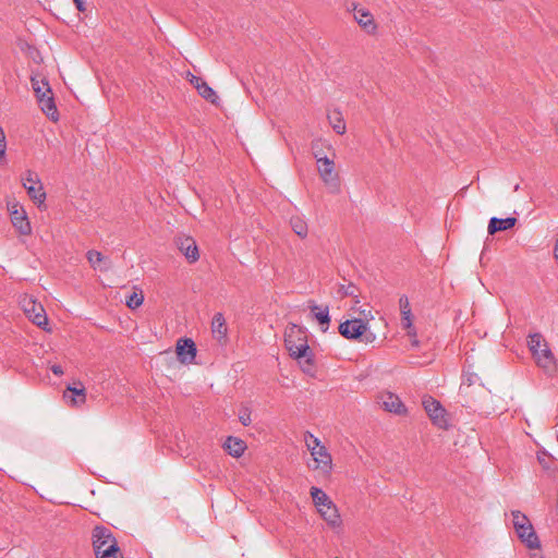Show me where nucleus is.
Masks as SVG:
<instances>
[{"instance_id":"obj_1","label":"nucleus","mask_w":558,"mask_h":558,"mask_svg":"<svg viewBox=\"0 0 558 558\" xmlns=\"http://www.w3.org/2000/svg\"><path fill=\"white\" fill-rule=\"evenodd\" d=\"M527 347L537 366L545 374L553 376L557 371V361L543 335L539 332L530 333L527 336Z\"/></svg>"},{"instance_id":"obj_2","label":"nucleus","mask_w":558,"mask_h":558,"mask_svg":"<svg viewBox=\"0 0 558 558\" xmlns=\"http://www.w3.org/2000/svg\"><path fill=\"white\" fill-rule=\"evenodd\" d=\"M93 547L97 558H119L120 556L114 536L105 526H96L93 530Z\"/></svg>"},{"instance_id":"obj_3","label":"nucleus","mask_w":558,"mask_h":558,"mask_svg":"<svg viewBox=\"0 0 558 558\" xmlns=\"http://www.w3.org/2000/svg\"><path fill=\"white\" fill-rule=\"evenodd\" d=\"M284 344L290 355L296 360L305 359L307 364H313V354L310 345L304 337L301 336V331L291 330L287 333Z\"/></svg>"},{"instance_id":"obj_4","label":"nucleus","mask_w":558,"mask_h":558,"mask_svg":"<svg viewBox=\"0 0 558 558\" xmlns=\"http://www.w3.org/2000/svg\"><path fill=\"white\" fill-rule=\"evenodd\" d=\"M313 155L316 159L319 177L325 185L332 192L338 191L340 187V179L335 170L333 160L326 156H320L316 151H314Z\"/></svg>"},{"instance_id":"obj_5","label":"nucleus","mask_w":558,"mask_h":558,"mask_svg":"<svg viewBox=\"0 0 558 558\" xmlns=\"http://www.w3.org/2000/svg\"><path fill=\"white\" fill-rule=\"evenodd\" d=\"M422 405L435 426L442 429L449 427L448 413L438 400L432 396H425Z\"/></svg>"},{"instance_id":"obj_6","label":"nucleus","mask_w":558,"mask_h":558,"mask_svg":"<svg viewBox=\"0 0 558 558\" xmlns=\"http://www.w3.org/2000/svg\"><path fill=\"white\" fill-rule=\"evenodd\" d=\"M367 323L360 318L348 319L339 325V333L349 340H355L365 335Z\"/></svg>"},{"instance_id":"obj_7","label":"nucleus","mask_w":558,"mask_h":558,"mask_svg":"<svg viewBox=\"0 0 558 558\" xmlns=\"http://www.w3.org/2000/svg\"><path fill=\"white\" fill-rule=\"evenodd\" d=\"M174 243L178 250L184 255L189 263H195L198 260V247L196 241L192 236L185 234H178L174 238Z\"/></svg>"},{"instance_id":"obj_8","label":"nucleus","mask_w":558,"mask_h":558,"mask_svg":"<svg viewBox=\"0 0 558 558\" xmlns=\"http://www.w3.org/2000/svg\"><path fill=\"white\" fill-rule=\"evenodd\" d=\"M23 310L27 317L38 327L47 325L48 319L45 310L40 303L32 298H24L22 301Z\"/></svg>"},{"instance_id":"obj_9","label":"nucleus","mask_w":558,"mask_h":558,"mask_svg":"<svg viewBox=\"0 0 558 558\" xmlns=\"http://www.w3.org/2000/svg\"><path fill=\"white\" fill-rule=\"evenodd\" d=\"M350 11L353 12L354 20L367 34H374L377 29V24L374 21L373 14L365 8L352 3Z\"/></svg>"},{"instance_id":"obj_10","label":"nucleus","mask_w":558,"mask_h":558,"mask_svg":"<svg viewBox=\"0 0 558 558\" xmlns=\"http://www.w3.org/2000/svg\"><path fill=\"white\" fill-rule=\"evenodd\" d=\"M178 360L183 364H190L195 360L196 345L192 339L181 338L175 347Z\"/></svg>"},{"instance_id":"obj_11","label":"nucleus","mask_w":558,"mask_h":558,"mask_svg":"<svg viewBox=\"0 0 558 558\" xmlns=\"http://www.w3.org/2000/svg\"><path fill=\"white\" fill-rule=\"evenodd\" d=\"M519 539L530 549L539 548L541 542L531 523L515 530Z\"/></svg>"},{"instance_id":"obj_12","label":"nucleus","mask_w":558,"mask_h":558,"mask_svg":"<svg viewBox=\"0 0 558 558\" xmlns=\"http://www.w3.org/2000/svg\"><path fill=\"white\" fill-rule=\"evenodd\" d=\"M381 405L385 411L402 415L407 413V408L400 398L391 392H387L381 397Z\"/></svg>"},{"instance_id":"obj_13","label":"nucleus","mask_w":558,"mask_h":558,"mask_svg":"<svg viewBox=\"0 0 558 558\" xmlns=\"http://www.w3.org/2000/svg\"><path fill=\"white\" fill-rule=\"evenodd\" d=\"M315 464V469H322L324 472H329L332 466V459L327 448L323 445L315 450L310 451Z\"/></svg>"},{"instance_id":"obj_14","label":"nucleus","mask_w":558,"mask_h":558,"mask_svg":"<svg viewBox=\"0 0 558 558\" xmlns=\"http://www.w3.org/2000/svg\"><path fill=\"white\" fill-rule=\"evenodd\" d=\"M13 227L20 234L27 235L32 232V226L27 211H9Z\"/></svg>"},{"instance_id":"obj_15","label":"nucleus","mask_w":558,"mask_h":558,"mask_svg":"<svg viewBox=\"0 0 558 558\" xmlns=\"http://www.w3.org/2000/svg\"><path fill=\"white\" fill-rule=\"evenodd\" d=\"M38 105L41 111L52 121L59 118L58 110L54 104L52 92L46 93L37 97Z\"/></svg>"},{"instance_id":"obj_16","label":"nucleus","mask_w":558,"mask_h":558,"mask_svg":"<svg viewBox=\"0 0 558 558\" xmlns=\"http://www.w3.org/2000/svg\"><path fill=\"white\" fill-rule=\"evenodd\" d=\"M517 223V218L507 217V218H497L492 217L488 222V234H495L499 231H507L513 228Z\"/></svg>"},{"instance_id":"obj_17","label":"nucleus","mask_w":558,"mask_h":558,"mask_svg":"<svg viewBox=\"0 0 558 558\" xmlns=\"http://www.w3.org/2000/svg\"><path fill=\"white\" fill-rule=\"evenodd\" d=\"M223 449L232 457L240 458L245 449L246 445L242 439L229 436L223 442Z\"/></svg>"},{"instance_id":"obj_18","label":"nucleus","mask_w":558,"mask_h":558,"mask_svg":"<svg viewBox=\"0 0 558 558\" xmlns=\"http://www.w3.org/2000/svg\"><path fill=\"white\" fill-rule=\"evenodd\" d=\"M308 307L316 320L323 326V331H326L330 323L329 307L319 306L315 303L310 304Z\"/></svg>"},{"instance_id":"obj_19","label":"nucleus","mask_w":558,"mask_h":558,"mask_svg":"<svg viewBox=\"0 0 558 558\" xmlns=\"http://www.w3.org/2000/svg\"><path fill=\"white\" fill-rule=\"evenodd\" d=\"M319 513L324 518V520L332 527L340 525V515L337 507L331 501V505H326L325 507L319 508Z\"/></svg>"},{"instance_id":"obj_20","label":"nucleus","mask_w":558,"mask_h":558,"mask_svg":"<svg viewBox=\"0 0 558 558\" xmlns=\"http://www.w3.org/2000/svg\"><path fill=\"white\" fill-rule=\"evenodd\" d=\"M63 397L73 405H81L85 402V388L82 385L80 388L69 386Z\"/></svg>"},{"instance_id":"obj_21","label":"nucleus","mask_w":558,"mask_h":558,"mask_svg":"<svg viewBox=\"0 0 558 558\" xmlns=\"http://www.w3.org/2000/svg\"><path fill=\"white\" fill-rule=\"evenodd\" d=\"M211 330L215 337L221 339L227 336L226 320L221 313H216L211 320Z\"/></svg>"},{"instance_id":"obj_22","label":"nucleus","mask_w":558,"mask_h":558,"mask_svg":"<svg viewBox=\"0 0 558 558\" xmlns=\"http://www.w3.org/2000/svg\"><path fill=\"white\" fill-rule=\"evenodd\" d=\"M311 497H312L317 510H319V508H322V507H325L326 505H331V499L327 496V494L323 489H320L318 487L313 486L311 488Z\"/></svg>"},{"instance_id":"obj_23","label":"nucleus","mask_w":558,"mask_h":558,"mask_svg":"<svg viewBox=\"0 0 558 558\" xmlns=\"http://www.w3.org/2000/svg\"><path fill=\"white\" fill-rule=\"evenodd\" d=\"M328 120L336 133L343 134L345 132V122L342 118L341 112L336 110L329 112Z\"/></svg>"},{"instance_id":"obj_24","label":"nucleus","mask_w":558,"mask_h":558,"mask_svg":"<svg viewBox=\"0 0 558 558\" xmlns=\"http://www.w3.org/2000/svg\"><path fill=\"white\" fill-rule=\"evenodd\" d=\"M28 196L34 201L35 205L40 206L46 199V193L44 191L43 183L35 186H31L26 190Z\"/></svg>"},{"instance_id":"obj_25","label":"nucleus","mask_w":558,"mask_h":558,"mask_svg":"<svg viewBox=\"0 0 558 558\" xmlns=\"http://www.w3.org/2000/svg\"><path fill=\"white\" fill-rule=\"evenodd\" d=\"M290 225L292 230L301 238H305L307 235V225L301 218L300 215H294L290 218Z\"/></svg>"},{"instance_id":"obj_26","label":"nucleus","mask_w":558,"mask_h":558,"mask_svg":"<svg viewBox=\"0 0 558 558\" xmlns=\"http://www.w3.org/2000/svg\"><path fill=\"white\" fill-rule=\"evenodd\" d=\"M196 90L198 95L207 101H210L211 104L217 102L218 96L216 92L206 82H203L201 85H197Z\"/></svg>"},{"instance_id":"obj_27","label":"nucleus","mask_w":558,"mask_h":558,"mask_svg":"<svg viewBox=\"0 0 558 558\" xmlns=\"http://www.w3.org/2000/svg\"><path fill=\"white\" fill-rule=\"evenodd\" d=\"M31 82H32V87L35 92L36 98L43 94L51 92L49 83L45 78L39 80L37 76H32Z\"/></svg>"},{"instance_id":"obj_28","label":"nucleus","mask_w":558,"mask_h":558,"mask_svg":"<svg viewBox=\"0 0 558 558\" xmlns=\"http://www.w3.org/2000/svg\"><path fill=\"white\" fill-rule=\"evenodd\" d=\"M21 181H22V184L25 190H27L31 186H35V185L41 183L38 173L33 170H26L22 174Z\"/></svg>"},{"instance_id":"obj_29","label":"nucleus","mask_w":558,"mask_h":558,"mask_svg":"<svg viewBox=\"0 0 558 558\" xmlns=\"http://www.w3.org/2000/svg\"><path fill=\"white\" fill-rule=\"evenodd\" d=\"M511 515H512V524H513L514 530H519V527H522V526L531 523L529 518L519 510L511 511Z\"/></svg>"},{"instance_id":"obj_30","label":"nucleus","mask_w":558,"mask_h":558,"mask_svg":"<svg viewBox=\"0 0 558 558\" xmlns=\"http://www.w3.org/2000/svg\"><path fill=\"white\" fill-rule=\"evenodd\" d=\"M304 442L308 451L315 450L316 448L322 447V441L315 437L311 432L304 433Z\"/></svg>"},{"instance_id":"obj_31","label":"nucleus","mask_w":558,"mask_h":558,"mask_svg":"<svg viewBox=\"0 0 558 558\" xmlns=\"http://www.w3.org/2000/svg\"><path fill=\"white\" fill-rule=\"evenodd\" d=\"M304 442L308 451L315 450L316 448L322 447V441L315 437L311 432L304 433Z\"/></svg>"},{"instance_id":"obj_32","label":"nucleus","mask_w":558,"mask_h":558,"mask_svg":"<svg viewBox=\"0 0 558 558\" xmlns=\"http://www.w3.org/2000/svg\"><path fill=\"white\" fill-rule=\"evenodd\" d=\"M86 258L94 269L99 268V264L102 260V254L96 250H89L86 253Z\"/></svg>"},{"instance_id":"obj_33","label":"nucleus","mask_w":558,"mask_h":558,"mask_svg":"<svg viewBox=\"0 0 558 558\" xmlns=\"http://www.w3.org/2000/svg\"><path fill=\"white\" fill-rule=\"evenodd\" d=\"M144 302V296L142 294V292L140 293H136V292H133L128 299H126V305L128 307L134 310V308H137L138 306H141Z\"/></svg>"},{"instance_id":"obj_34","label":"nucleus","mask_w":558,"mask_h":558,"mask_svg":"<svg viewBox=\"0 0 558 558\" xmlns=\"http://www.w3.org/2000/svg\"><path fill=\"white\" fill-rule=\"evenodd\" d=\"M239 421L244 426H248L252 423L251 418V409L247 407H242L239 411Z\"/></svg>"},{"instance_id":"obj_35","label":"nucleus","mask_w":558,"mask_h":558,"mask_svg":"<svg viewBox=\"0 0 558 558\" xmlns=\"http://www.w3.org/2000/svg\"><path fill=\"white\" fill-rule=\"evenodd\" d=\"M356 287L353 283L341 284L338 292L343 296L355 295Z\"/></svg>"},{"instance_id":"obj_36","label":"nucleus","mask_w":558,"mask_h":558,"mask_svg":"<svg viewBox=\"0 0 558 558\" xmlns=\"http://www.w3.org/2000/svg\"><path fill=\"white\" fill-rule=\"evenodd\" d=\"M7 150V138L2 126H0V160L4 158Z\"/></svg>"},{"instance_id":"obj_37","label":"nucleus","mask_w":558,"mask_h":558,"mask_svg":"<svg viewBox=\"0 0 558 558\" xmlns=\"http://www.w3.org/2000/svg\"><path fill=\"white\" fill-rule=\"evenodd\" d=\"M401 315H402V325H403V327L404 328H410L412 326V320H411L412 313H411V310L401 311Z\"/></svg>"},{"instance_id":"obj_38","label":"nucleus","mask_w":558,"mask_h":558,"mask_svg":"<svg viewBox=\"0 0 558 558\" xmlns=\"http://www.w3.org/2000/svg\"><path fill=\"white\" fill-rule=\"evenodd\" d=\"M186 77H187L189 82L193 85V87H194L195 89H196V86H197V85H201V84L204 82L201 77H198V76L194 75V74H193V73H191V72H187V73H186Z\"/></svg>"},{"instance_id":"obj_39","label":"nucleus","mask_w":558,"mask_h":558,"mask_svg":"<svg viewBox=\"0 0 558 558\" xmlns=\"http://www.w3.org/2000/svg\"><path fill=\"white\" fill-rule=\"evenodd\" d=\"M400 311L411 310L409 299L405 295H402L399 299Z\"/></svg>"},{"instance_id":"obj_40","label":"nucleus","mask_w":558,"mask_h":558,"mask_svg":"<svg viewBox=\"0 0 558 558\" xmlns=\"http://www.w3.org/2000/svg\"><path fill=\"white\" fill-rule=\"evenodd\" d=\"M51 372L57 375V376H60L63 374V368L61 365L59 364H53L51 367H50Z\"/></svg>"},{"instance_id":"obj_41","label":"nucleus","mask_w":558,"mask_h":558,"mask_svg":"<svg viewBox=\"0 0 558 558\" xmlns=\"http://www.w3.org/2000/svg\"><path fill=\"white\" fill-rule=\"evenodd\" d=\"M75 5H76V9L81 12H84L86 10L85 8V4H84V1L83 0H73Z\"/></svg>"},{"instance_id":"obj_42","label":"nucleus","mask_w":558,"mask_h":558,"mask_svg":"<svg viewBox=\"0 0 558 558\" xmlns=\"http://www.w3.org/2000/svg\"><path fill=\"white\" fill-rule=\"evenodd\" d=\"M374 339H375V335H373V333H369V335H366V336H365V341H366V342H371V341H373Z\"/></svg>"},{"instance_id":"obj_43","label":"nucleus","mask_w":558,"mask_h":558,"mask_svg":"<svg viewBox=\"0 0 558 558\" xmlns=\"http://www.w3.org/2000/svg\"><path fill=\"white\" fill-rule=\"evenodd\" d=\"M555 257H556V259L558 262V241L555 244Z\"/></svg>"},{"instance_id":"obj_44","label":"nucleus","mask_w":558,"mask_h":558,"mask_svg":"<svg viewBox=\"0 0 558 558\" xmlns=\"http://www.w3.org/2000/svg\"><path fill=\"white\" fill-rule=\"evenodd\" d=\"M557 135H558V132H557Z\"/></svg>"},{"instance_id":"obj_45","label":"nucleus","mask_w":558,"mask_h":558,"mask_svg":"<svg viewBox=\"0 0 558 558\" xmlns=\"http://www.w3.org/2000/svg\"><path fill=\"white\" fill-rule=\"evenodd\" d=\"M557 135H558V132H557Z\"/></svg>"}]
</instances>
